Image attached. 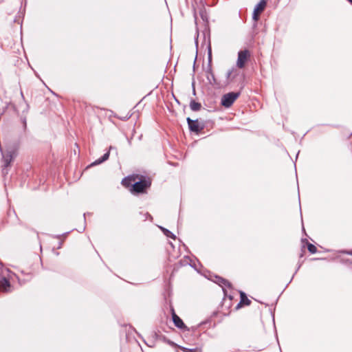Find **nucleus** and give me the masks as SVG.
<instances>
[{"label":"nucleus","instance_id":"f257e3e1","mask_svg":"<svg viewBox=\"0 0 352 352\" xmlns=\"http://www.w3.org/2000/svg\"><path fill=\"white\" fill-rule=\"evenodd\" d=\"M152 184L151 179L145 175L131 174L124 177L121 184L133 195L146 194Z\"/></svg>","mask_w":352,"mask_h":352},{"label":"nucleus","instance_id":"f03ea898","mask_svg":"<svg viewBox=\"0 0 352 352\" xmlns=\"http://www.w3.org/2000/svg\"><path fill=\"white\" fill-rule=\"evenodd\" d=\"M199 3L201 5V8H199V16L204 22V30H202V34L204 36V42L207 41V45L209 43V41H210V28L209 25V16L206 12L205 8V3L204 0H199Z\"/></svg>","mask_w":352,"mask_h":352},{"label":"nucleus","instance_id":"7ed1b4c3","mask_svg":"<svg viewBox=\"0 0 352 352\" xmlns=\"http://www.w3.org/2000/svg\"><path fill=\"white\" fill-rule=\"evenodd\" d=\"M207 53H208V65L206 69V72L207 74L206 78L208 80L209 83L212 85H219V82L216 79L214 74L212 71V47H211V42L209 41L208 45H207Z\"/></svg>","mask_w":352,"mask_h":352},{"label":"nucleus","instance_id":"20e7f679","mask_svg":"<svg viewBox=\"0 0 352 352\" xmlns=\"http://www.w3.org/2000/svg\"><path fill=\"white\" fill-rule=\"evenodd\" d=\"M241 90L239 91H230L223 94L221 99V105L224 108H230L241 96Z\"/></svg>","mask_w":352,"mask_h":352},{"label":"nucleus","instance_id":"39448f33","mask_svg":"<svg viewBox=\"0 0 352 352\" xmlns=\"http://www.w3.org/2000/svg\"><path fill=\"white\" fill-rule=\"evenodd\" d=\"M189 131L191 133L199 135L206 127L204 122H200L199 119L192 120L190 117L186 118Z\"/></svg>","mask_w":352,"mask_h":352},{"label":"nucleus","instance_id":"423d86ee","mask_svg":"<svg viewBox=\"0 0 352 352\" xmlns=\"http://www.w3.org/2000/svg\"><path fill=\"white\" fill-rule=\"evenodd\" d=\"M250 58V52L248 49L239 50L238 52L236 67L239 69L244 68Z\"/></svg>","mask_w":352,"mask_h":352},{"label":"nucleus","instance_id":"0eeeda50","mask_svg":"<svg viewBox=\"0 0 352 352\" xmlns=\"http://www.w3.org/2000/svg\"><path fill=\"white\" fill-rule=\"evenodd\" d=\"M212 281L217 284L219 286H220L222 288V290L223 289H226V287H228L229 289H232V283L227 279L217 275L213 274L212 276L209 278Z\"/></svg>","mask_w":352,"mask_h":352},{"label":"nucleus","instance_id":"6e6552de","mask_svg":"<svg viewBox=\"0 0 352 352\" xmlns=\"http://www.w3.org/2000/svg\"><path fill=\"white\" fill-rule=\"evenodd\" d=\"M111 150H116V148L113 146H110L109 147V149L100 157H99L98 159H97L94 162H93L91 164H90L87 166V168H89V167H91V166H97V165L101 164L103 162H106L109 159V157L110 151Z\"/></svg>","mask_w":352,"mask_h":352},{"label":"nucleus","instance_id":"1a4fd4ad","mask_svg":"<svg viewBox=\"0 0 352 352\" xmlns=\"http://www.w3.org/2000/svg\"><path fill=\"white\" fill-rule=\"evenodd\" d=\"M0 270L1 269L0 268ZM11 283L10 280L5 276L0 274V292L8 293L11 291Z\"/></svg>","mask_w":352,"mask_h":352},{"label":"nucleus","instance_id":"9d476101","mask_svg":"<svg viewBox=\"0 0 352 352\" xmlns=\"http://www.w3.org/2000/svg\"><path fill=\"white\" fill-rule=\"evenodd\" d=\"M172 320L174 325L179 329L183 331H189V328L185 324L182 319L179 316H177V314H174V316L172 318Z\"/></svg>","mask_w":352,"mask_h":352},{"label":"nucleus","instance_id":"9b49d317","mask_svg":"<svg viewBox=\"0 0 352 352\" xmlns=\"http://www.w3.org/2000/svg\"><path fill=\"white\" fill-rule=\"evenodd\" d=\"M191 111L197 112L201 110L202 106L201 102H197L195 99H191L189 104Z\"/></svg>","mask_w":352,"mask_h":352},{"label":"nucleus","instance_id":"f8f14e48","mask_svg":"<svg viewBox=\"0 0 352 352\" xmlns=\"http://www.w3.org/2000/svg\"><path fill=\"white\" fill-rule=\"evenodd\" d=\"M266 5V0H260L259 2L256 3L254 8V12H262L265 10Z\"/></svg>","mask_w":352,"mask_h":352},{"label":"nucleus","instance_id":"ddd939ff","mask_svg":"<svg viewBox=\"0 0 352 352\" xmlns=\"http://www.w3.org/2000/svg\"><path fill=\"white\" fill-rule=\"evenodd\" d=\"M304 254H305V250L302 248V252L300 253V254L299 256V261H298V263L297 268H296L294 274H293L292 278L290 279L289 282L286 285L285 289L287 288L288 285L292 281L295 274L297 273V272L298 271V270L300 268L301 265H302V263L304 262V260L300 261V259L304 256Z\"/></svg>","mask_w":352,"mask_h":352},{"label":"nucleus","instance_id":"4468645a","mask_svg":"<svg viewBox=\"0 0 352 352\" xmlns=\"http://www.w3.org/2000/svg\"><path fill=\"white\" fill-rule=\"evenodd\" d=\"M8 109H12L13 111V112H17V109L15 106L14 104H13L12 102H6V106L3 108V111L2 112L0 113V116H1L2 114H3L4 113H6V111L8 110Z\"/></svg>","mask_w":352,"mask_h":352},{"label":"nucleus","instance_id":"2eb2a0df","mask_svg":"<svg viewBox=\"0 0 352 352\" xmlns=\"http://www.w3.org/2000/svg\"><path fill=\"white\" fill-rule=\"evenodd\" d=\"M241 302H243V305L249 306L251 305L252 301L248 298L247 294L243 292L239 291Z\"/></svg>","mask_w":352,"mask_h":352},{"label":"nucleus","instance_id":"dca6fc26","mask_svg":"<svg viewBox=\"0 0 352 352\" xmlns=\"http://www.w3.org/2000/svg\"><path fill=\"white\" fill-rule=\"evenodd\" d=\"M159 228L167 238H170L174 240L176 239V235L174 234L170 230L163 226H159Z\"/></svg>","mask_w":352,"mask_h":352},{"label":"nucleus","instance_id":"f3484780","mask_svg":"<svg viewBox=\"0 0 352 352\" xmlns=\"http://www.w3.org/2000/svg\"><path fill=\"white\" fill-rule=\"evenodd\" d=\"M160 340L162 341L164 343L168 344V345H170V346H173V347L178 348V346H179V344H177V343L174 342L173 341L169 340L164 335L160 336Z\"/></svg>","mask_w":352,"mask_h":352},{"label":"nucleus","instance_id":"a211bd4d","mask_svg":"<svg viewBox=\"0 0 352 352\" xmlns=\"http://www.w3.org/2000/svg\"><path fill=\"white\" fill-rule=\"evenodd\" d=\"M223 306L225 305V301H226V298H228L230 302L227 307H228V308H229L231 306V301L234 297L232 295L229 294L228 293V291L226 290V289H223Z\"/></svg>","mask_w":352,"mask_h":352},{"label":"nucleus","instance_id":"6ab92c4d","mask_svg":"<svg viewBox=\"0 0 352 352\" xmlns=\"http://www.w3.org/2000/svg\"><path fill=\"white\" fill-rule=\"evenodd\" d=\"M178 348L180 349L183 352H202L201 348L199 347L190 349L179 345Z\"/></svg>","mask_w":352,"mask_h":352},{"label":"nucleus","instance_id":"aec40b11","mask_svg":"<svg viewBox=\"0 0 352 352\" xmlns=\"http://www.w3.org/2000/svg\"><path fill=\"white\" fill-rule=\"evenodd\" d=\"M234 72H236V70L234 67L231 68L230 69H229L227 72V73H226V79H227V80H232V79L234 78L237 75V74H234L232 76V74H233Z\"/></svg>","mask_w":352,"mask_h":352},{"label":"nucleus","instance_id":"412c9836","mask_svg":"<svg viewBox=\"0 0 352 352\" xmlns=\"http://www.w3.org/2000/svg\"><path fill=\"white\" fill-rule=\"evenodd\" d=\"M306 248H307L309 252L311 254H316L318 252V249L316 245L311 243H308Z\"/></svg>","mask_w":352,"mask_h":352},{"label":"nucleus","instance_id":"4be33fe9","mask_svg":"<svg viewBox=\"0 0 352 352\" xmlns=\"http://www.w3.org/2000/svg\"><path fill=\"white\" fill-rule=\"evenodd\" d=\"M210 324V319H207L199 324L197 327H192V330L195 331L198 327H204L205 325Z\"/></svg>","mask_w":352,"mask_h":352},{"label":"nucleus","instance_id":"5701e85b","mask_svg":"<svg viewBox=\"0 0 352 352\" xmlns=\"http://www.w3.org/2000/svg\"><path fill=\"white\" fill-rule=\"evenodd\" d=\"M340 262H341V263H342L344 265H346L349 267H352V260H351L349 258H342L340 260Z\"/></svg>","mask_w":352,"mask_h":352},{"label":"nucleus","instance_id":"b1692460","mask_svg":"<svg viewBox=\"0 0 352 352\" xmlns=\"http://www.w3.org/2000/svg\"><path fill=\"white\" fill-rule=\"evenodd\" d=\"M7 215H8V218H10L12 216H13L14 217H15L19 221V219H18V217L14 211V210H11V209H9L8 212H7Z\"/></svg>","mask_w":352,"mask_h":352},{"label":"nucleus","instance_id":"393cba45","mask_svg":"<svg viewBox=\"0 0 352 352\" xmlns=\"http://www.w3.org/2000/svg\"><path fill=\"white\" fill-rule=\"evenodd\" d=\"M21 121L23 124V131L24 132L26 131L27 130V120H26V117L25 116H21Z\"/></svg>","mask_w":352,"mask_h":352},{"label":"nucleus","instance_id":"a878e982","mask_svg":"<svg viewBox=\"0 0 352 352\" xmlns=\"http://www.w3.org/2000/svg\"><path fill=\"white\" fill-rule=\"evenodd\" d=\"M259 13L260 12H254V10H253V12H252V20L254 21V22H257L259 19Z\"/></svg>","mask_w":352,"mask_h":352},{"label":"nucleus","instance_id":"bb28decb","mask_svg":"<svg viewBox=\"0 0 352 352\" xmlns=\"http://www.w3.org/2000/svg\"><path fill=\"white\" fill-rule=\"evenodd\" d=\"M301 243H302V249H305L306 248V246L308 245V243H309L307 239H306V238H302Z\"/></svg>","mask_w":352,"mask_h":352},{"label":"nucleus","instance_id":"cd10ccee","mask_svg":"<svg viewBox=\"0 0 352 352\" xmlns=\"http://www.w3.org/2000/svg\"><path fill=\"white\" fill-rule=\"evenodd\" d=\"M140 214H143V213L142 212H140ZM144 216L145 217V219L144 220L148 219H149L151 220L153 219V217L148 212L144 213Z\"/></svg>","mask_w":352,"mask_h":352},{"label":"nucleus","instance_id":"c85d7f7f","mask_svg":"<svg viewBox=\"0 0 352 352\" xmlns=\"http://www.w3.org/2000/svg\"><path fill=\"white\" fill-rule=\"evenodd\" d=\"M160 336H162V334L155 331L153 332V338H155V340H160Z\"/></svg>","mask_w":352,"mask_h":352},{"label":"nucleus","instance_id":"c756f323","mask_svg":"<svg viewBox=\"0 0 352 352\" xmlns=\"http://www.w3.org/2000/svg\"><path fill=\"white\" fill-rule=\"evenodd\" d=\"M340 252L352 256V250H340Z\"/></svg>","mask_w":352,"mask_h":352},{"label":"nucleus","instance_id":"7c9ffc66","mask_svg":"<svg viewBox=\"0 0 352 352\" xmlns=\"http://www.w3.org/2000/svg\"><path fill=\"white\" fill-rule=\"evenodd\" d=\"M170 312L171 314V318H173V316H174V314H176L175 309L172 305H170Z\"/></svg>","mask_w":352,"mask_h":352},{"label":"nucleus","instance_id":"2f4dec72","mask_svg":"<svg viewBox=\"0 0 352 352\" xmlns=\"http://www.w3.org/2000/svg\"><path fill=\"white\" fill-rule=\"evenodd\" d=\"M243 302H241V300H240L239 302L236 305L235 309L238 310L239 309L243 307Z\"/></svg>","mask_w":352,"mask_h":352},{"label":"nucleus","instance_id":"473e14b6","mask_svg":"<svg viewBox=\"0 0 352 352\" xmlns=\"http://www.w3.org/2000/svg\"><path fill=\"white\" fill-rule=\"evenodd\" d=\"M197 36L195 38V43L196 47L197 48V46H198V36H199V33H198L199 30H198V29L197 30Z\"/></svg>","mask_w":352,"mask_h":352},{"label":"nucleus","instance_id":"72a5a7b5","mask_svg":"<svg viewBox=\"0 0 352 352\" xmlns=\"http://www.w3.org/2000/svg\"><path fill=\"white\" fill-rule=\"evenodd\" d=\"M196 60H197V56H195V60H194V64H193V74H192V76H194L195 75V63H196Z\"/></svg>","mask_w":352,"mask_h":352},{"label":"nucleus","instance_id":"f704fd0d","mask_svg":"<svg viewBox=\"0 0 352 352\" xmlns=\"http://www.w3.org/2000/svg\"><path fill=\"white\" fill-rule=\"evenodd\" d=\"M270 311L271 315L272 316L273 320L274 321V309H270Z\"/></svg>","mask_w":352,"mask_h":352},{"label":"nucleus","instance_id":"c9c22d12","mask_svg":"<svg viewBox=\"0 0 352 352\" xmlns=\"http://www.w3.org/2000/svg\"><path fill=\"white\" fill-rule=\"evenodd\" d=\"M325 258H311V261H316V260H325Z\"/></svg>","mask_w":352,"mask_h":352},{"label":"nucleus","instance_id":"e433bc0d","mask_svg":"<svg viewBox=\"0 0 352 352\" xmlns=\"http://www.w3.org/2000/svg\"><path fill=\"white\" fill-rule=\"evenodd\" d=\"M194 88H195V78L193 77L192 81V89H194Z\"/></svg>","mask_w":352,"mask_h":352},{"label":"nucleus","instance_id":"4c0bfd02","mask_svg":"<svg viewBox=\"0 0 352 352\" xmlns=\"http://www.w3.org/2000/svg\"><path fill=\"white\" fill-rule=\"evenodd\" d=\"M194 17H195V23L197 24V14H196V12H195H195H194Z\"/></svg>","mask_w":352,"mask_h":352},{"label":"nucleus","instance_id":"58836bf2","mask_svg":"<svg viewBox=\"0 0 352 352\" xmlns=\"http://www.w3.org/2000/svg\"><path fill=\"white\" fill-rule=\"evenodd\" d=\"M192 95H193V96H195L197 95L195 88L192 89Z\"/></svg>","mask_w":352,"mask_h":352},{"label":"nucleus","instance_id":"ea45409f","mask_svg":"<svg viewBox=\"0 0 352 352\" xmlns=\"http://www.w3.org/2000/svg\"><path fill=\"white\" fill-rule=\"evenodd\" d=\"M256 26H257V22H254V23H253V25H252V28H256Z\"/></svg>","mask_w":352,"mask_h":352},{"label":"nucleus","instance_id":"a19ab883","mask_svg":"<svg viewBox=\"0 0 352 352\" xmlns=\"http://www.w3.org/2000/svg\"><path fill=\"white\" fill-rule=\"evenodd\" d=\"M302 232H303L305 235H307V233H306V232H305V228H304V226H303V225H302Z\"/></svg>","mask_w":352,"mask_h":352},{"label":"nucleus","instance_id":"79ce46f5","mask_svg":"<svg viewBox=\"0 0 352 352\" xmlns=\"http://www.w3.org/2000/svg\"><path fill=\"white\" fill-rule=\"evenodd\" d=\"M85 229V226H83V228H82V230H78L79 232H82Z\"/></svg>","mask_w":352,"mask_h":352},{"label":"nucleus","instance_id":"37998d69","mask_svg":"<svg viewBox=\"0 0 352 352\" xmlns=\"http://www.w3.org/2000/svg\"><path fill=\"white\" fill-rule=\"evenodd\" d=\"M62 244H63V242H62V241L59 242V244H58V248H61Z\"/></svg>","mask_w":352,"mask_h":352},{"label":"nucleus","instance_id":"c03bdc74","mask_svg":"<svg viewBox=\"0 0 352 352\" xmlns=\"http://www.w3.org/2000/svg\"><path fill=\"white\" fill-rule=\"evenodd\" d=\"M217 311H214V312L212 313V316H217Z\"/></svg>","mask_w":352,"mask_h":352},{"label":"nucleus","instance_id":"a18cd8bd","mask_svg":"<svg viewBox=\"0 0 352 352\" xmlns=\"http://www.w3.org/2000/svg\"><path fill=\"white\" fill-rule=\"evenodd\" d=\"M28 109H29V104L27 103L26 104V110L25 111H28Z\"/></svg>","mask_w":352,"mask_h":352},{"label":"nucleus","instance_id":"49530a36","mask_svg":"<svg viewBox=\"0 0 352 352\" xmlns=\"http://www.w3.org/2000/svg\"><path fill=\"white\" fill-rule=\"evenodd\" d=\"M21 97L23 100H25V98H24V96H23V91H21Z\"/></svg>","mask_w":352,"mask_h":352},{"label":"nucleus","instance_id":"de8ad7c7","mask_svg":"<svg viewBox=\"0 0 352 352\" xmlns=\"http://www.w3.org/2000/svg\"><path fill=\"white\" fill-rule=\"evenodd\" d=\"M85 215H86V213H84V214H83V217H84V221H85V223L86 222V218H85Z\"/></svg>","mask_w":352,"mask_h":352},{"label":"nucleus","instance_id":"09e8293b","mask_svg":"<svg viewBox=\"0 0 352 352\" xmlns=\"http://www.w3.org/2000/svg\"><path fill=\"white\" fill-rule=\"evenodd\" d=\"M146 344L148 346H150V347H152V346H153V345H154V344H153H153H148V343H146Z\"/></svg>","mask_w":352,"mask_h":352},{"label":"nucleus","instance_id":"8fccbe9b","mask_svg":"<svg viewBox=\"0 0 352 352\" xmlns=\"http://www.w3.org/2000/svg\"><path fill=\"white\" fill-rule=\"evenodd\" d=\"M175 99L176 102H177L179 104V100L175 98Z\"/></svg>","mask_w":352,"mask_h":352},{"label":"nucleus","instance_id":"3c124183","mask_svg":"<svg viewBox=\"0 0 352 352\" xmlns=\"http://www.w3.org/2000/svg\"><path fill=\"white\" fill-rule=\"evenodd\" d=\"M300 216L302 217V214L301 212V207L300 206Z\"/></svg>","mask_w":352,"mask_h":352},{"label":"nucleus","instance_id":"603ef678","mask_svg":"<svg viewBox=\"0 0 352 352\" xmlns=\"http://www.w3.org/2000/svg\"><path fill=\"white\" fill-rule=\"evenodd\" d=\"M352 5V0H347Z\"/></svg>","mask_w":352,"mask_h":352},{"label":"nucleus","instance_id":"864d4df0","mask_svg":"<svg viewBox=\"0 0 352 352\" xmlns=\"http://www.w3.org/2000/svg\"><path fill=\"white\" fill-rule=\"evenodd\" d=\"M333 126L335 127V128H338V125H333Z\"/></svg>","mask_w":352,"mask_h":352},{"label":"nucleus","instance_id":"5fc2aeb1","mask_svg":"<svg viewBox=\"0 0 352 352\" xmlns=\"http://www.w3.org/2000/svg\"><path fill=\"white\" fill-rule=\"evenodd\" d=\"M169 243H170V245L171 246H173V244L171 242H170Z\"/></svg>","mask_w":352,"mask_h":352},{"label":"nucleus","instance_id":"6e6d98bb","mask_svg":"<svg viewBox=\"0 0 352 352\" xmlns=\"http://www.w3.org/2000/svg\"><path fill=\"white\" fill-rule=\"evenodd\" d=\"M243 88V86L242 85L240 88V89L241 90Z\"/></svg>","mask_w":352,"mask_h":352},{"label":"nucleus","instance_id":"4d7b16f0","mask_svg":"<svg viewBox=\"0 0 352 352\" xmlns=\"http://www.w3.org/2000/svg\"><path fill=\"white\" fill-rule=\"evenodd\" d=\"M298 155H299V151L297 153L296 157H298Z\"/></svg>","mask_w":352,"mask_h":352},{"label":"nucleus","instance_id":"13d9d810","mask_svg":"<svg viewBox=\"0 0 352 352\" xmlns=\"http://www.w3.org/2000/svg\"><path fill=\"white\" fill-rule=\"evenodd\" d=\"M0 265H1V267H3V265H2V263H0Z\"/></svg>","mask_w":352,"mask_h":352},{"label":"nucleus","instance_id":"bf43d9fd","mask_svg":"<svg viewBox=\"0 0 352 352\" xmlns=\"http://www.w3.org/2000/svg\"><path fill=\"white\" fill-rule=\"evenodd\" d=\"M351 134H352V132H351Z\"/></svg>","mask_w":352,"mask_h":352}]
</instances>
